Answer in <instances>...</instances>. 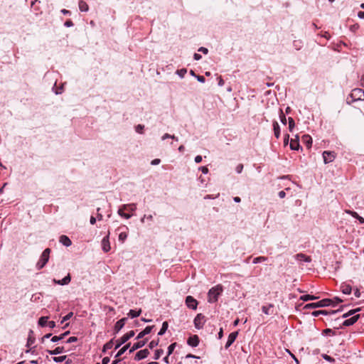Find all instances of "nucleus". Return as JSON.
<instances>
[{
  "instance_id": "3",
  "label": "nucleus",
  "mask_w": 364,
  "mask_h": 364,
  "mask_svg": "<svg viewBox=\"0 0 364 364\" xmlns=\"http://www.w3.org/2000/svg\"><path fill=\"white\" fill-rule=\"evenodd\" d=\"M50 252L51 250L50 248H46V250H44L41 256V259H39L38 262L36 264V267L38 269H41L42 268H43L46 263L48 262Z\"/></svg>"
},
{
  "instance_id": "5",
  "label": "nucleus",
  "mask_w": 364,
  "mask_h": 364,
  "mask_svg": "<svg viewBox=\"0 0 364 364\" xmlns=\"http://www.w3.org/2000/svg\"><path fill=\"white\" fill-rule=\"evenodd\" d=\"M134 336V331H130L128 333H125L123 336H122L119 339L116 341L115 349L119 348L122 344L125 343L129 339L132 338Z\"/></svg>"
},
{
  "instance_id": "8",
  "label": "nucleus",
  "mask_w": 364,
  "mask_h": 364,
  "mask_svg": "<svg viewBox=\"0 0 364 364\" xmlns=\"http://www.w3.org/2000/svg\"><path fill=\"white\" fill-rule=\"evenodd\" d=\"M323 161L325 164L332 162L336 158L334 151H325L323 153Z\"/></svg>"
},
{
  "instance_id": "63",
  "label": "nucleus",
  "mask_w": 364,
  "mask_h": 364,
  "mask_svg": "<svg viewBox=\"0 0 364 364\" xmlns=\"http://www.w3.org/2000/svg\"><path fill=\"white\" fill-rule=\"evenodd\" d=\"M47 324L50 328H53L55 326V323L53 321H48Z\"/></svg>"
},
{
  "instance_id": "27",
  "label": "nucleus",
  "mask_w": 364,
  "mask_h": 364,
  "mask_svg": "<svg viewBox=\"0 0 364 364\" xmlns=\"http://www.w3.org/2000/svg\"><path fill=\"white\" fill-rule=\"evenodd\" d=\"M70 333V331H68L63 333H62L61 335L60 336H54L51 338V341L53 342V343H56L59 341H61L62 339H63L67 335H68Z\"/></svg>"
},
{
  "instance_id": "42",
  "label": "nucleus",
  "mask_w": 364,
  "mask_h": 364,
  "mask_svg": "<svg viewBox=\"0 0 364 364\" xmlns=\"http://www.w3.org/2000/svg\"><path fill=\"white\" fill-rule=\"evenodd\" d=\"M164 353V350L162 349H158L155 351L154 359L158 360L161 357V355Z\"/></svg>"
},
{
  "instance_id": "20",
  "label": "nucleus",
  "mask_w": 364,
  "mask_h": 364,
  "mask_svg": "<svg viewBox=\"0 0 364 364\" xmlns=\"http://www.w3.org/2000/svg\"><path fill=\"white\" fill-rule=\"evenodd\" d=\"M300 147L299 142V137L296 136L295 139H291L290 141V149L291 150H299Z\"/></svg>"
},
{
  "instance_id": "50",
  "label": "nucleus",
  "mask_w": 364,
  "mask_h": 364,
  "mask_svg": "<svg viewBox=\"0 0 364 364\" xmlns=\"http://www.w3.org/2000/svg\"><path fill=\"white\" fill-rule=\"evenodd\" d=\"M144 125H141V124H138L135 129H136V132L139 133V134H142L143 133V129H144Z\"/></svg>"
},
{
  "instance_id": "37",
  "label": "nucleus",
  "mask_w": 364,
  "mask_h": 364,
  "mask_svg": "<svg viewBox=\"0 0 364 364\" xmlns=\"http://www.w3.org/2000/svg\"><path fill=\"white\" fill-rule=\"evenodd\" d=\"M124 208H120L119 210H118V214L119 215H121L122 217L126 218V219H129L132 217V215L131 214H129V213H124Z\"/></svg>"
},
{
  "instance_id": "60",
  "label": "nucleus",
  "mask_w": 364,
  "mask_h": 364,
  "mask_svg": "<svg viewBox=\"0 0 364 364\" xmlns=\"http://www.w3.org/2000/svg\"><path fill=\"white\" fill-rule=\"evenodd\" d=\"M202 161V156L198 155L195 157V162L199 164Z\"/></svg>"
},
{
  "instance_id": "12",
  "label": "nucleus",
  "mask_w": 364,
  "mask_h": 364,
  "mask_svg": "<svg viewBox=\"0 0 364 364\" xmlns=\"http://www.w3.org/2000/svg\"><path fill=\"white\" fill-rule=\"evenodd\" d=\"M149 351L148 349L141 350L136 353L134 359L137 360L144 359L146 358L149 355Z\"/></svg>"
},
{
  "instance_id": "23",
  "label": "nucleus",
  "mask_w": 364,
  "mask_h": 364,
  "mask_svg": "<svg viewBox=\"0 0 364 364\" xmlns=\"http://www.w3.org/2000/svg\"><path fill=\"white\" fill-rule=\"evenodd\" d=\"M341 291L345 294H350L352 291V287L350 284H342Z\"/></svg>"
},
{
  "instance_id": "35",
  "label": "nucleus",
  "mask_w": 364,
  "mask_h": 364,
  "mask_svg": "<svg viewBox=\"0 0 364 364\" xmlns=\"http://www.w3.org/2000/svg\"><path fill=\"white\" fill-rule=\"evenodd\" d=\"M113 339H111L109 341H108L107 343H106L104 346H103V349H102V351L103 352H105L106 350H109V349H111L113 346Z\"/></svg>"
},
{
  "instance_id": "24",
  "label": "nucleus",
  "mask_w": 364,
  "mask_h": 364,
  "mask_svg": "<svg viewBox=\"0 0 364 364\" xmlns=\"http://www.w3.org/2000/svg\"><path fill=\"white\" fill-rule=\"evenodd\" d=\"M302 141L308 149H310L311 147L312 139L309 135H304L302 137Z\"/></svg>"
},
{
  "instance_id": "53",
  "label": "nucleus",
  "mask_w": 364,
  "mask_h": 364,
  "mask_svg": "<svg viewBox=\"0 0 364 364\" xmlns=\"http://www.w3.org/2000/svg\"><path fill=\"white\" fill-rule=\"evenodd\" d=\"M77 341V337H75V336H72V337H70V338L67 340L66 343H71L76 342Z\"/></svg>"
},
{
  "instance_id": "47",
  "label": "nucleus",
  "mask_w": 364,
  "mask_h": 364,
  "mask_svg": "<svg viewBox=\"0 0 364 364\" xmlns=\"http://www.w3.org/2000/svg\"><path fill=\"white\" fill-rule=\"evenodd\" d=\"M127 237V234L126 232H121L119 235V240L122 242H124Z\"/></svg>"
},
{
  "instance_id": "43",
  "label": "nucleus",
  "mask_w": 364,
  "mask_h": 364,
  "mask_svg": "<svg viewBox=\"0 0 364 364\" xmlns=\"http://www.w3.org/2000/svg\"><path fill=\"white\" fill-rule=\"evenodd\" d=\"M177 343H173L168 347V356H169L173 352Z\"/></svg>"
},
{
  "instance_id": "44",
  "label": "nucleus",
  "mask_w": 364,
  "mask_h": 364,
  "mask_svg": "<svg viewBox=\"0 0 364 364\" xmlns=\"http://www.w3.org/2000/svg\"><path fill=\"white\" fill-rule=\"evenodd\" d=\"M66 358H67L66 355H62V356H59V357H53V360L55 363H60V362H63V361L65 360Z\"/></svg>"
},
{
  "instance_id": "21",
  "label": "nucleus",
  "mask_w": 364,
  "mask_h": 364,
  "mask_svg": "<svg viewBox=\"0 0 364 364\" xmlns=\"http://www.w3.org/2000/svg\"><path fill=\"white\" fill-rule=\"evenodd\" d=\"M35 340H36V338H35V336H34L33 331V330H30L29 333H28V340H27L26 346L27 347H30L32 344L34 343Z\"/></svg>"
},
{
  "instance_id": "1",
  "label": "nucleus",
  "mask_w": 364,
  "mask_h": 364,
  "mask_svg": "<svg viewBox=\"0 0 364 364\" xmlns=\"http://www.w3.org/2000/svg\"><path fill=\"white\" fill-rule=\"evenodd\" d=\"M223 291V287L220 284H218L214 287H212L208 294V301L210 303H214L218 301V296Z\"/></svg>"
},
{
  "instance_id": "55",
  "label": "nucleus",
  "mask_w": 364,
  "mask_h": 364,
  "mask_svg": "<svg viewBox=\"0 0 364 364\" xmlns=\"http://www.w3.org/2000/svg\"><path fill=\"white\" fill-rule=\"evenodd\" d=\"M64 26L65 27H72L73 26V23L71 20H68L65 22Z\"/></svg>"
},
{
  "instance_id": "16",
  "label": "nucleus",
  "mask_w": 364,
  "mask_h": 364,
  "mask_svg": "<svg viewBox=\"0 0 364 364\" xmlns=\"http://www.w3.org/2000/svg\"><path fill=\"white\" fill-rule=\"evenodd\" d=\"M59 241L65 247H70L72 245L70 239L66 235H61L59 238Z\"/></svg>"
},
{
  "instance_id": "31",
  "label": "nucleus",
  "mask_w": 364,
  "mask_h": 364,
  "mask_svg": "<svg viewBox=\"0 0 364 364\" xmlns=\"http://www.w3.org/2000/svg\"><path fill=\"white\" fill-rule=\"evenodd\" d=\"M318 297L317 296H313V295H310V294H305V295H303L300 297V299L304 301H309V300H315V299H317Z\"/></svg>"
},
{
  "instance_id": "9",
  "label": "nucleus",
  "mask_w": 364,
  "mask_h": 364,
  "mask_svg": "<svg viewBox=\"0 0 364 364\" xmlns=\"http://www.w3.org/2000/svg\"><path fill=\"white\" fill-rule=\"evenodd\" d=\"M127 320V318H122L116 322L114 326V334L117 333L124 326Z\"/></svg>"
},
{
  "instance_id": "22",
  "label": "nucleus",
  "mask_w": 364,
  "mask_h": 364,
  "mask_svg": "<svg viewBox=\"0 0 364 364\" xmlns=\"http://www.w3.org/2000/svg\"><path fill=\"white\" fill-rule=\"evenodd\" d=\"M65 351V348L63 346H58L55 348L54 350H47V352L50 355H58L63 353Z\"/></svg>"
},
{
  "instance_id": "32",
  "label": "nucleus",
  "mask_w": 364,
  "mask_h": 364,
  "mask_svg": "<svg viewBox=\"0 0 364 364\" xmlns=\"http://www.w3.org/2000/svg\"><path fill=\"white\" fill-rule=\"evenodd\" d=\"M141 313V309H140L138 311H135V310H132L131 309L129 311V312L128 313V315L131 317V318H136V317H138Z\"/></svg>"
},
{
  "instance_id": "51",
  "label": "nucleus",
  "mask_w": 364,
  "mask_h": 364,
  "mask_svg": "<svg viewBox=\"0 0 364 364\" xmlns=\"http://www.w3.org/2000/svg\"><path fill=\"white\" fill-rule=\"evenodd\" d=\"M294 46L296 50H300L301 47V41H294Z\"/></svg>"
},
{
  "instance_id": "2",
  "label": "nucleus",
  "mask_w": 364,
  "mask_h": 364,
  "mask_svg": "<svg viewBox=\"0 0 364 364\" xmlns=\"http://www.w3.org/2000/svg\"><path fill=\"white\" fill-rule=\"evenodd\" d=\"M333 300L330 299H323L318 302L308 304L304 306V309H314L318 307H324L331 305Z\"/></svg>"
},
{
  "instance_id": "4",
  "label": "nucleus",
  "mask_w": 364,
  "mask_h": 364,
  "mask_svg": "<svg viewBox=\"0 0 364 364\" xmlns=\"http://www.w3.org/2000/svg\"><path fill=\"white\" fill-rule=\"evenodd\" d=\"M364 100V92H350L346 97V102L349 105Z\"/></svg>"
},
{
  "instance_id": "46",
  "label": "nucleus",
  "mask_w": 364,
  "mask_h": 364,
  "mask_svg": "<svg viewBox=\"0 0 364 364\" xmlns=\"http://www.w3.org/2000/svg\"><path fill=\"white\" fill-rule=\"evenodd\" d=\"M279 117H280V120H281L282 123L284 124H287V118L282 109L280 110Z\"/></svg>"
},
{
  "instance_id": "14",
  "label": "nucleus",
  "mask_w": 364,
  "mask_h": 364,
  "mask_svg": "<svg viewBox=\"0 0 364 364\" xmlns=\"http://www.w3.org/2000/svg\"><path fill=\"white\" fill-rule=\"evenodd\" d=\"M154 328V326H146L142 331H141L136 336V339H141L144 336L149 334V333H151V331H152V329Z\"/></svg>"
},
{
  "instance_id": "58",
  "label": "nucleus",
  "mask_w": 364,
  "mask_h": 364,
  "mask_svg": "<svg viewBox=\"0 0 364 364\" xmlns=\"http://www.w3.org/2000/svg\"><path fill=\"white\" fill-rule=\"evenodd\" d=\"M199 169L205 174L208 172V168L206 166H200Z\"/></svg>"
},
{
  "instance_id": "40",
  "label": "nucleus",
  "mask_w": 364,
  "mask_h": 364,
  "mask_svg": "<svg viewBox=\"0 0 364 364\" xmlns=\"http://www.w3.org/2000/svg\"><path fill=\"white\" fill-rule=\"evenodd\" d=\"M360 310V308H358V309H353V310H350V311H349L348 313L344 314L343 315V318H347V317H348V316H351V315H353L355 313H356V312L359 311Z\"/></svg>"
},
{
  "instance_id": "13",
  "label": "nucleus",
  "mask_w": 364,
  "mask_h": 364,
  "mask_svg": "<svg viewBox=\"0 0 364 364\" xmlns=\"http://www.w3.org/2000/svg\"><path fill=\"white\" fill-rule=\"evenodd\" d=\"M359 318H360L359 314L354 315L351 318L345 320L343 322V326H349L353 325L358 320Z\"/></svg>"
},
{
  "instance_id": "18",
  "label": "nucleus",
  "mask_w": 364,
  "mask_h": 364,
  "mask_svg": "<svg viewBox=\"0 0 364 364\" xmlns=\"http://www.w3.org/2000/svg\"><path fill=\"white\" fill-rule=\"evenodd\" d=\"M295 257L298 261H304L306 262H310L311 261L310 256H307L303 253H299Z\"/></svg>"
},
{
  "instance_id": "39",
  "label": "nucleus",
  "mask_w": 364,
  "mask_h": 364,
  "mask_svg": "<svg viewBox=\"0 0 364 364\" xmlns=\"http://www.w3.org/2000/svg\"><path fill=\"white\" fill-rule=\"evenodd\" d=\"M288 122H289V129L290 132H292L293 129L295 127L294 120V119L292 117H289L288 118Z\"/></svg>"
},
{
  "instance_id": "41",
  "label": "nucleus",
  "mask_w": 364,
  "mask_h": 364,
  "mask_svg": "<svg viewBox=\"0 0 364 364\" xmlns=\"http://www.w3.org/2000/svg\"><path fill=\"white\" fill-rule=\"evenodd\" d=\"M187 73V69L182 68L181 70H176V74L181 77L183 78L184 75Z\"/></svg>"
},
{
  "instance_id": "54",
  "label": "nucleus",
  "mask_w": 364,
  "mask_h": 364,
  "mask_svg": "<svg viewBox=\"0 0 364 364\" xmlns=\"http://www.w3.org/2000/svg\"><path fill=\"white\" fill-rule=\"evenodd\" d=\"M322 357H323V359H325L326 360H328V361H330V362L334 361V359H333L332 357H331V356H329V355H326V354H323V355H322Z\"/></svg>"
},
{
  "instance_id": "62",
  "label": "nucleus",
  "mask_w": 364,
  "mask_h": 364,
  "mask_svg": "<svg viewBox=\"0 0 364 364\" xmlns=\"http://www.w3.org/2000/svg\"><path fill=\"white\" fill-rule=\"evenodd\" d=\"M161 162V160L159 159H155L151 161V165H158Z\"/></svg>"
},
{
  "instance_id": "28",
  "label": "nucleus",
  "mask_w": 364,
  "mask_h": 364,
  "mask_svg": "<svg viewBox=\"0 0 364 364\" xmlns=\"http://www.w3.org/2000/svg\"><path fill=\"white\" fill-rule=\"evenodd\" d=\"M274 305L270 304L268 306H263L262 307V312L266 315L272 314V312L270 311L271 309H273Z\"/></svg>"
},
{
  "instance_id": "52",
  "label": "nucleus",
  "mask_w": 364,
  "mask_h": 364,
  "mask_svg": "<svg viewBox=\"0 0 364 364\" xmlns=\"http://www.w3.org/2000/svg\"><path fill=\"white\" fill-rule=\"evenodd\" d=\"M332 300H333V303L331 304V305L333 306H335L337 304L341 303L343 301V300L339 299L338 297H335Z\"/></svg>"
},
{
  "instance_id": "26",
  "label": "nucleus",
  "mask_w": 364,
  "mask_h": 364,
  "mask_svg": "<svg viewBox=\"0 0 364 364\" xmlns=\"http://www.w3.org/2000/svg\"><path fill=\"white\" fill-rule=\"evenodd\" d=\"M273 129L275 137L277 139H279L280 136V127L277 121H274L273 122Z\"/></svg>"
},
{
  "instance_id": "19",
  "label": "nucleus",
  "mask_w": 364,
  "mask_h": 364,
  "mask_svg": "<svg viewBox=\"0 0 364 364\" xmlns=\"http://www.w3.org/2000/svg\"><path fill=\"white\" fill-rule=\"evenodd\" d=\"M70 280H71V277H70V274H68L66 277H65L61 280L54 279V282L55 284H60V285H65V284H69L70 282Z\"/></svg>"
},
{
  "instance_id": "34",
  "label": "nucleus",
  "mask_w": 364,
  "mask_h": 364,
  "mask_svg": "<svg viewBox=\"0 0 364 364\" xmlns=\"http://www.w3.org/2000/svg\"><path fill=\"white\" fill-rule=\"evenodd\" d=\"M48 317H47V316L41 317L38 320V325L42 327L46 326L48 323Z\"/></svg>"
},
{
  "instance_id": "15",
  "label": "nucleus",
  "mask_w": 364,
  "mask_h": 364,
  "mask_svg": "<svg viewBox=\"0 0 364 364\" xmlns=\"http://www.w3.org/2000/svg\"><path fill=\"white\" fill-rule=\"evenodd\" d=\"M147 341V339H144L143 341H139L134 344L132 348L129 350V353H133L134 350L143 347Z\"/></svg>"
},
{
  "instance_id": "29",
  "label": "nucleus",
  "mask_w": 364,
  "mask_h": 364,
  "mask_svg": "<svg viewBox=\"0 0 364 364\" xmlns=\"http://www.w3.org/2000/svg\"><path fill=\"white\" fill-rule=\"evenodd\" d=\"M130 347V343L126 344L124 346H123L116 354L115 358L120 357L122 354L124 353V352Z\"/></svg>"
},
{
  "instance_id": "59",
  "label": "nucleus",
  "mask_w": 364,
  "mask_h": 364,
  "mask_svg": "<svg viewBox=\"0 0 364 364\" xmlns=\"http://www.w3.org/2000/svg\"><path fill=\"white\" fill-rule=\"evenodd\" d=\"M51 336H52L51 333L46 334L44 336H43L41 338V343H43L45 341V339H47V338H50Z\"/></svg>"
},
{
  "instance_id": "11",
  "label": "nucleus",
  "mask_w": 364,
  "mask_h": 364,
  "mask_svg": "<svg viewBox=\"0 0 364 364\" xmlns=\"http://www.w3.org/2000/svg\"><path fill=\"white\" fill-rule=\"evenodd\" d=\"M237 335H238L237 331L232 332L229 335L228 341L225 346L226 349H228L235 342V339L237 337Z\"/></svg>"
},
{
  "instance_id": "33",
  "label": "nucleus",
  "mask_w": 364,
  "mask_h": 364,
  "mask_svg": "<svg viewBox=\"0 0 364 364\" xmlns=\"http://www.w3.org/2000/svg\"><path fill=\"white\" fill-rule=\"evenodd\" d=\"M168 322L167 321H164L163 323V324H162V327H161V330L159 331L158 335L159 336L164 335L166 333V330L168 328Z\"/></svg>"
},
{
  "instance_id": "7",
  "label": "nucleus",
  "mask_w": 364,
  "mask_h": 364,
  "mask_svg": "<svg viewBox=\"0 0 364 364\" xmlns=\"http://www.w3.org/2000/svg\"><path fill=\"white\" fill-rule=\"evenodd\" d=\"M205 316L202 314H198L194 318V326L197 329L203 328Z\"/></svg>"
},
{
  "instance_id": "10",
  "label": "nucleus",
  "mask_w": 364,
  "mask_h": 364,
  "mask_svg": "<svg viewBox=\"0 0 364 364\" xmlns=\"http://www.w3.org/2000/svg\"><path fill=\"white\" fill-rule=\"evenodd\" d=\"M199 342H200L199 337L197 335L191 336L187 340V343L192 347L198 346L199 344Z\"/></svg>"
},
{
  "instance_id": "64",
  "label": "nucleus",
  "mask_w": 364,
  "mask_h": 364,
  "mask_svg": "<svg viewBox=\"0 0 364 364\" xmlns=\"http://www.w3.org/2000/svg\"><path fill=\"white\" fill-rule=\"evenodd\" d=\"M109 362V358L105 357L102 360V364H108Z\"/></svg>"
},
{
  "instance_id": "6",
  "label": "nucleus",
  "mask_w": 364,
  "mask_h": 364,
  "mask_svg": "<svg viewBox=\"0 0 364 364\" xmlns=\"http://www.w3.org/2000/svg\"><path fill=\"white\" fill-rule=\"evenodd\" d=\"M198 301L192 296H188L186 298V306L191 309L196 310L198 306Z\"/></svg>"
},
{
  "instance_id": "61",
  "label": "nucleus",
  "mask_w": 364,
  "mask_h": 364,
  "mask_svg": "<svg viewBox=\"0 0 364 364\" xmlns=\"http://www.w3.org/2000/svg\"><path fill=\"white\" fill-rule=\"evenodd\" d=\"M354 295L357 298H359L360 296V292L359 289L356 288L355 289H354Z\"/></svg>"
},
{
  "instance_id": "36",
  "label": "nucleus",
  "mask_w": 364,
  "mask_h": 364,
  "mask_svg": "<svg viewBox=\"0 0 364 364\" xmlns=\"http://www.w3.org/2000/svg\"><path fill=\"white\" fill-rule=\"evenodd\" d=\"M328 314L329 312L326 310L314 311L311 313L312 316H318L319 315H328Z\"/></svg>"
},
{
  "instance_id": "48",
  "label": "nucleus",
  "mask_w": 364,
  "mask_h": 364,
  "mask_svg": "<svg viewBox=\"0 0 364 364\" xmlns=\"http://www.w3.org/2000/svg\"><path fill=\"white\" fill-rule=\"evenodd\" d=\"M73 315V312H70L68 313L66 316H65L62 321H61V323H65L66 321L69 320Z\"/></svg>"
},
{
  "instance_id": "45",
  "label": "nucleus",
  "mask_w": 364,
  "mask_h": 364,
  "mask_svg": "<svg viewBox=\"0 0 364 364\" xmlns=\"http://www.w3.org/2000/svg\"><path fill=\"white\" fill-rule=\"evenodd\" d=\"M267 259V257H256L253 259V263L254 264H257L259 262H264Z\"/></svg>"
},
{
  "instance_id": "56",
  "label": "nucleus",
  "mask_w": 364,
  "mask_h": 364,
  "mask_svg": "<svg viewBox=\"0 0 364 364\" xmlns=\"http://www.w3.org/2000/svg\"><path fill=\"white\" fill-rule=\"evenodd\" d=\"M198 51L203 53V54H208V48H206L205 47L199 48Z\"/></svg>"
},
{
  "instance_id": "30",
  "label": "nucleus",
  "mask_w": 364,
  "mask_h": 364,
  "mask_svg": "<svg viewBox=\"0 0 364 364\" xmlns=\"http://www.w3.org/2000/svg\"><path fill=\"white\" fill-rule=\"evenodd\" d=\"M348 213H350L353 218L358 219L360 224L364 223V218L361 216H360L356 212L354 211H348Z\"/></svg>"
},
{
  "instance_id": "57",
  "label": "nucleus",
  "mask_w": 364,
  "mask_h": 364,
  "mask_svg": "<svg viewBox=\"0 0 364 364\" xmlns=\"http://www.w3.org/2000/svg\"><path fill=\"white\" fill-rule=\"evenodd\" d=\"M242 169H243V165H242V164H239V165H237V166L236 167V171H237L238 173H241V172H242Z\"/></svg>"
},
{
  "instance_id": "38",
  "label": "nucleus",
  "mask_w": 364,
  "mask_h": 364,
  "mask_svg": "<svg viewBox=\"0 0 364 364\" xmlns=\"http://www.w3.org/2000/svg\"><path fill=\"white\" fill-rule=\"evenodd\" d=\"M124 210H129L130 211H134L136 208V204L132 203L128 205H124L123 206Z\"/></svg>"
},
{
  "instance_id": "17",
  "label": "nucleus",
  "mask_w": 364,
  "mask_h": 364,
  "mask_svg": "<svg viewBox=\"0 0 364 364\" xmlns=\"http://www.w3.org/2000/svg\"><path fill=\"white\" fill-rule=\"evenodd\" d=\"M102 249L105 252L110 250V244L109 242L108 236L104 237L102 241Z\"/></svg>"
},
{
  "instance_id": "49",
  "label": "nucleus",
  "mask_w": 364,
  "mask_h": 364,
  "mask_svg": "<svg viewBox=\"0 0 364 364\" xmlns=\"http://www.w3.org/2000/svg\"><path fill=\"white\" fill-rule=\"evenodd\" d=\"M159 344V339L157 341H152L149 343V347L152 349L154 347L157 346Z\"/></svg>"
},
{
  "instance_id": "25",
  "label": "nucleus",
  "mask_w": 364,
  "mask_h": 364,
  "mask_svg": "<svg viewBox=\"0 0 364 364\" xmlns=\"http://www.w3.org/2000/svg\"><path fill=\"white\" fill-rule=\"evenodd\" d=\"M78 6H79L80 11L82 12H87L89 10V6H88L87 4L83 0L79 1Z\"/></svg>"
}]
</instances>
